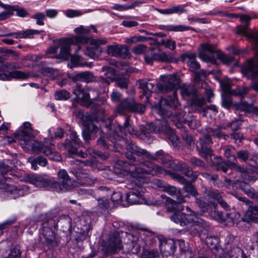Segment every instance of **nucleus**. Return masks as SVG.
Returning a JSON list of instances; mask_svg holds the SVG:
<instances>
[{
  "label": "nucleus",
  "instance_id": "obj_3",
  "mask_svg": "<svg viewBox=\"0 0 258 258\" xmlns=\"http://www.w3.org/2000/svg\"><path fill=\"white\" fill-rule=\"evenodd\" d=\"M170 216L171 220L181 226H186L195 234L203 233L207 226L204 220L195 216L194 214H186L179 211H174Z\"/></svg>",
  "mask_w": 258,
  "mask_h": 258
},
{
  "label": "nucleus",
  "instance_id": "obj_37",
  "mask_svg": "<svg viewBox=\"0 0 258 258\" xmlns=\"http://www.w3.org/2000/svg\"><path fill=\"white\" fill-rule=\"evenodd\" d=\"M102 69L104 74L101 77L103 82L109 85L111 82L114 81L116 77L115 70L111 67H103Z\"/></svg>",
  "mask_w": 258,
  "mask_h": 258
},
{
  "label": "nucleus",
  "instance_id": "obj_15",
  "mask_svg": "<svg viewBox=\"0 0 258 258\" xmlns=\"http://www.w3.org/2000/svg\"><path fill=\"white\" fill-rule=\"evenodd\" d=\"M0 8L5 9L2 12L4 21L14 15V12H16V15L18 17L24 18L29 15V13L25 9L20 8L18 5H10L4 4L0 0Z\"/></svg>",
  "mask_w": 258,
  "mask_h": 258
},
{
  "label": "nucleus",
  "instance_id": "obj_39",
  "mask_svg": "<svg viewBox=\"0 0 258 258\" xmlns=\"http://www.w3.org/2000/svg\"><path fill=\"white\" fill-rule=\"evenodd\" d=\"M160 29L161 30H164V31H174V32H183V31H187V30H191L193 31H196V30L195 28H192L189 26L183 25H160Z\"/></svg>",
  "mask_w": 258,
  "mask_h": 258
},
{
  "label": "nucleus",
  "instance_id": "obj_41",
  "mask_svg": "<svg viewBox=\"0 0 258 258\" xmlns=\"http://www.w3.org/2000/svg\"><path fill=\"white\" fill-rule=\"evenodd\" d=\"M154 58L155 61L160 62H172L175 60V58L170 53L164 52L155 53Z\"/></svg>",
  "mask_w": 258,
  "mask_h": 258
},
{
  "label": "nucleus",
  "instance_id": "obj_30",
  "mask_svg": "<svg viewBox=\"0 0 258 258\" xmlns=\"http://www.w3.org/2000/svg\"><path fill=\"white\" fill-rule=\"evenodd\" d=\"M233 107L236 111L258 115V107L254 106L253 104H248L245 101L241 100L240 102L234 104Z\"/></svg>",
  "mask_w": 258,
  "mask_h": 258
},
{
  "label": "nucleus",
  "instance_id": "obj_4",
  "mask_svg": "<svg viewBox=\"0 0 258 258\" xmlns=\"http://www.w3.org/2000/svg\"><path fill=\"white\" fill-rule=\"evenodd\" d=\"M129 160L131 164L134 165H137L133 164L131 161L130 160ZM149 164V162H145V164H142L146 167V168L138 167L132 171L127 170H121L120 173H122L125 175H130L134 179L131 181H134L137 182L136 180H137L140 182L139 183L142 184V183H148L149 182V179L147 177L148 175L151 174L154 175L157 174H162L164 172H166L164 169L158 165H152V166L150 167L148 165ZM139 164H138V165Z\"/></svg>",
  "mask_w": 258,
  "mask_h": 258
},
{
  "label": "nucleus",
  "instance_id": "obj_21",
  "mask_svg": "<svg viewBox=\"0 0 258 258\" xmlns=\"http://www.w3.org/2000/svg\"><path fill=\"white\" fill-rule=\"evenodd\" d=\"M178 101L176 97L161 98L160 99L159 104L157 106L158 113L160 115H164L167 113L168 110L171 108L177 107Z\"/></svg>",
  "mask_w": 258,
  "mask_h": 258
},
{
  "label": "nucleus",
  "instance_id": "obj_12",
  "mask_svg": "<svg viewBox=\"0 0 258 258\" xmlns=\"http://www.w3.org/2000/svg\"><path fill=\"white\" fill-rule=\"evenodd\" d=\"M199 146L197 147L199 154L205 159L213 156V150L209 147L213 144L212 138L210 135L206 131L203 137L199 139Z\"/></svg>",
  "mask_w": 258,
  "mask_h": 258
},
{
  "label": "nucleus",
  "instance_id": "obj_14",
  "mask_svg": "<svg viewBox=\"0 0 258 258\" xmlns=\"http://www.w3.org/2000/svg\"><path fill=\"white\" fill-rule=\"evenodd\" d=\"M242 72L249 79H254L258 77V50L255 52L254 57L245 63Z\"/></svg>",
  "mask_w": 258,
  "mask_h": 258
},
{
  "label": "nucleus",
  "instance_id": "obj_60",
  "mask_svg": "<svg viewBox=\"0 0 258 258\" xmlns=\"http://www.w3.org/2000/svg\"><path fill=\"white\" fill-rule=\"evenodd\" d=\"M231 139L234 141V143L240 146L242 145V141L244 139L243 134L240 132H234L230 134Z\"/></svg>",
  "mask_w": 258,
  "mask_h": 258
},
{
  "label": "nucleus",
  "instance_id": "obj_7",
  "mask_svg": "<svg viewBox=\"0 0 258 258\" xmlns=\"http://www.w3.org/2000/svg\"><path fill=\"white\" fill-rule=\"evenodd\" d=\"M73 92L80 103L83 106L94 109L95 114H97L99 110L102 109L101 104H104V102L90 99L89 93L85 91L80 83L76 84Z\"/></svg>",
  "mask_w": 258,
  "mask_h": 258
},
{
  "label": "nucleus",
  "instance_id": "obj_61",
  "mask_svg": "<svg viewBox=\"0 0 258 258\" xmlns=\"http://www.w3.org/2000/svg\"><path fill=\"white\" fill-rule=\"evenodd\" d=\"M168 15L173 14H181L185 12L186 10L184 9V6L177 5L167 9Z\"/></svg>",
  "mask_w": 258,
  "mask_h": 258
},
{
  "label": "nucleus",
  "instance_id": "obj_42",
  "mask_svg": "<svg viewBox=\"0 0 258 258\" xmlns=\"http://www.w3.org/2000/svg\"><path fill=\"white\" fill-rule=\"evenodd\" d=\"M142 4V2L136 1L131 4H125L124 5L115 4L112 7V9L113 10H116L119 11H123L133 9L136 7H139Z\"/></svg>",
  "mask_w": 258,
  "mask_h": 258
},
{
  "label": "nucleus",
  "instance_id": "obj_46",
  "mask_svg": "<svg viewBox=\"0 0 258 258\" xmlns=\"http://www.w3.org/2000/svg\"><path fill=\"white\" fill-rule=\"evenodd\" d=\"M242 251V249L237 246H233L218 258H237Z\"/></svg>",
  "mask_w": 258,
  "mask_h": 258
},
{
  "label": "nucleus",
  "instance_id": "obj_17",
  "mask_svg": "<svg viewBox=\"0 0 258 258\" xmlns=\"http://www.w3.org/2000/svg\"><path fill=\"white\" fill-rule=\"evenodd\" d=\"M70 140H66L63 144L64 149L70 154H75L78 148L82 146L83 143L79 138L76 132L72 131L70 135Z\"/></svg>",
  "mask_w": 258,
  "mask_h": 258
},
{
  "label": "nucleus",
  "instance_id": "obj_20",
  "mask_svg": "<svg viewBox=\"0 0 258 258\" xmlns=\"http://www.w3.org/2000/svg\"><path fill=\"white\" fill-rule=\"evenodd\" d=\"M161 252L165 256L174 254L176 248V242L173 239H167L163 237H158Z\"/></svg>",
  "mask_w": 258,
  "mask_h": 258
},
{
  "label": "nucleus",
  "instance_id": "obj_51",
  "mask_svg": "<svg viewBox=\"0 0 258 258\" xmlns=\"http://www.w3.org/2000/svg\"><path fill=\"white\" fill-rule=\"evenodd\" d=\"M204 15L207 16H216L220 15L221 17H228L231 18H235L239 17V15L234 14H228L226 11H210L208 13H204Z\"/></svg>",
  "mask_w": 258,
  "mask_h": 258
},
{
  "label": "nucleus",
  "instance_id": "obj_32",
  "mask_svg": "<svg viewBox=\"0 0 258 258\" xmlns=\"http://www.w3.org/2000/svg\"><path fill=\"white\" fill-rule=\"evenodd\" d=\"M139 85V88L142 90L143 95H140V98H142L143 96L146 97L145 102L148 103L149 99L151 95L154 88V85L151 83L147 82L144 80H139L137 81Z\"/></svg>",
  "mask_w": 258,
  "mask_h": 258
},
{
  "label": "nucleus",
  "instance_id": "obj_1",
  "mask_svg": "<svg viewBox=\"0 0 258 258\" xmlns=\"http://www.w3.org/2000/svg\"><path fill=\"white\" fill-rule=\"evenodd\" d=\"M15 136L24 149L31 150L36 153H42L51 160L58 161L61 159L60 155L55 150L52 140H46L43 143L34 140L32 125L30 122H25L22 128L16 131Z\"/></svg>",
  "mask_w": 258,
  "mask_h": 258
},
{
  "label": "nucleus",
  "instance_id": "obj_13",
  "mask_svg": "<svg viewBox=\"0 0 258 258\" xmlns=\"http://www.w3.org/2000/svg\"><path fill=\"white\" fill-rule=\"evenodd\" d=\"M210 216L217 220H220L227 222L229 225H232L235 222V218L237 216L239 217V213L232 212H220L216 210V207L213 205L211 208V211L210 212Z\"/></svg>",
  "mask_w": 258,
  "mask_h": 258
},
{
  "label": "nucleus",
  "instance_id": "obj_54",
  "mask_svg": "<svg viewBox=\"0 0 258 258\" xmlns=\"http://www.w3.org/2000/svg\"><path fill=\"white\" fill-rule=\"evenodd\" d=\"M189 162L192 168L194 169H196L197 167L205 168L206 166L204 161L196 157L190 158Z\"/></svg>",
  "mask_w": 258,
  "mask_h": 258
},
{
  "label": "nucleus",
  "instance_id": "obj_35",
  "mask_svg": "<svg viewBox=\"0 0 258 258\" xmlns=\"http://www.w3.org/2000/svg\"><path fill=\"white\" fill-rule=\"evenodd\" d=\"M57 227L60 226L62 230L65 232L69 231L72 232V219L68 215H62L60 216L56 222Z\"/></svg>",
  "mask_w": 258,
  "mask_h": 258
},
{
  "label": "nucleus",
  "instance_id": "obj_47",
  "mask_svg": "<svg viewBox=\"0 0 258 258\" xmlns=\"http://www.w3.org/2000/svg\"><path fill=\"white\" fill-rule=\"evenodd\" d=\"M206 194L209 199H212L216 201L218 203L221 200L225 194L222 192H220L218 190L210 189L207 191Z\"/></svg>",
  "mask_w": 258,
  "mask_h": 258
},
{
  "label": "nucleus",
  "instance_id": "obj_64",
  "mask_svg": "<svg viewBox=\"0 0 258 258\" xmlns=\"http://www.w3.org/2000/svg\"><path fill=\"white\" fill-rule=\"evenodd\" d=\"M219 239L216 236H207L206 238V243L207 245L211 248L217 247L219 243Z\"/></svg>",
  "mask_w": 258,
  "mask_h": 258
},
{
  "label": "nucleus",
  "instance_id": "obj_27",
  "mask_svg": "<svg viewBox=\"0 0 258 258\" xmlns=\"http://www.w3.org/2000/svg\"><path fill=\"white\" fill-rule=\"evenodd\" d=\"M0 190L10 198L14 199L19 197L23 193L20 187L8 183H3L0 187Z\"/></svg>",
  "mask_w": 258,
  "mask_h": 258
},
{
  "label": "nucleus",
  "instance_id": "obj_55",
  "mask_svg": "<svg viewBox=\"0 0 258 258\" xmlns=\"http://www.w3.org/2000/svg\"><path fill=\"white\" fill-rule=\"evenodd\" d=\"M171 168L176 171L182 172L183 173L188 166L185 162L182 161H178L177 163H169Z\"/></svg>",
  "mask_w": 258,
  "mask_h": 258
},
{
  "label": "nucleus",
  "instance_id": "obj_48",
  "mask_svg": "<svg viewBox=\"0 0 258 258\" xmlns=\"http://www.w3.org/2000/svg\"><path fill=\"white\" fill-rule=\"evenodd\" d=\"M216 57L220 59L223 63L226 65H230L234 61V57L227 55L221 51L216 53Z\"/></svg>",
  "mask_w": 258,
  "mask_h": 258
},
{
  "label": "nucleus",
  "instance_id": "obj_11",
  "mask_svg": "<svg viewBox=\"0 0 258 258\" xmlns=\"http://www.w3.org/2000/svg\"><path fill=\"white\" fill-rule=\"evenodd\" d=\"M162 78L163 82L156 84L157 88L161 93H167L179 87L180 80L176 74L163 76Z\"/></svg>",
  "mask_w": 258,
  "mask_h": 258
},
{
  "label": "nucleus",
  "instance_id": "obj_36",
  "mask_svg": "<svg viewBox=\"0 0 258 258\" xmlns=\"http://www.w3.org/2000/svg\"><path fill=\"white\" fill-rule=\"evenodd\" d=\"M124 118L125 121L123 124L118 125L120 131L125 135L139 136L138 132L131 123L129 116H125Z\"/></svg>",
  "mask_w": 258,
  "mask_h": 258
},
{
  "label": "nucleus",
  "instance_id": "obj_25",
  "mask_svg": "<svg viewBox=\"0 0 258 258\" xmlns=\"http://www.w3.org/2000/svg\"><path fill=\"white\" fill-rule=\"evenodd\" d=\"M122 247L121 240L119 233L114 232L110 234L106 247L107 251L110 253H115Z\"/></svg>",
  "mask_w": 258,
  "mask_h": 258
},
{
  "label": "nucleus",
  "instance_id": "obj_40",
  "mask_svg": "<svg viewBox=\"0 0 258 258\" xmlns=\"http://www.w3.org/2000/svg\"><path fill=\"white\" fill-rule=\"evenodd\" d=\"M94 76L92 73L90 72H84L77 74L73 78L74 82H85L89 83L94 80Z\"/></svg>",
  "mask_w": 258,
  "mask_h": 258
},
{
  "label": "nucleus",
  "instance_id": "obj_33",
  "mask_svg": "<svg viewBox=\"0 0 258 258\" xmlns=\"http://www.w3.org/2000/svg\"><path fill=\"white\" fill-rule=\"evenodd\" d=\"M248 208L247 210L245 215L242 218L244 222H258V206H252L249 204Z\"/></svg>",
  "mask_w": 258,
  "mask_h": 258
},
{
  "label": "nucleus",
  "instance_id": "obj_28",
  "mask_svg": "<svg viewBox=\"0 0 258 258\" xmlns=\"http://www.w3.org/2000/svg\"><path fill=\"white\" fill-rule=\"evenodd\" d=\"M181 60L186 63L189 70L196 72L200 68V63L196 60V54L194 53H185L181 56Z\"/></svg>",
  "mask_w": 258,
  "mask_h": 258
},
{
  "label": "nucleus",
  "instance_id": "obj_56",
  "mask_svg": "<svg viewBox=\"0 0 258 258\" xmlns=\"http://www.w3.org/2000/svg\"><path fill=\"white\" fill-rule=\"evenodd\" d=\"M167 173L172 179L177 181L181 184L184 185L186 183V182L187 181L183 176L177 172L174 171H168Z\"/></svg>",
  "mask_w": 258,
  "mask_h": 258
},
{
  "label": "nucleus",
  "instance_id": "obj_62",
  "mask_svg": "<svg viewBox=\"0 0 258 258\" xmlns=\"http://www.w3.org/2000/svg\"><path fill=\"white\" fill-rule=\"evenodd\" d=\"M184 190L189 193L192 196L196 197L198 196L199 193L197 190L196 189L195 187L189 181H187L186 183L184 185Z\"/></svg>",
  "mask_w": 258,
  "mask_h": 258
},
{
  "label": "nucleus",
  "instance_id": "obj_5",
  "mask_svg": "<svg viewBox=\"0 0 258 258\" xmlns=\"http://www.w3.org/2000/svg\"><path fill=\"white\" fill-rule=\"evenodd\" d=\"M77 36L66 39V44L60 47L59 53L60 57L68 59L71 56V44L78 45L79 44H86L89 41V34L90 30L81 25L75 29Z\"/></svg>",
  "mask_w": 258,
  "mask_h": 258
},
{
  "label": "nucleus",
  "instance_id": "obj_44",
  "mask_svg": "<svg viewBox=\"0 0 258 258\" xmlns=\"http://www.w3.org/2000/svg\"><path fill=\"white\" fill-rule=\"evenodd\" d=\"M97 209L101 213H108L110 209V202L105 198H99L97 200Z\"/></svg>",
  "mask_w": 258,
  "mask_h": 258
},
{
  "label": "nucleus",
  "instance_id": "obj_22",
  "mask_svg": "<svg viewBox=\"0 0 258 258\" xmlns=\"http://www.w3.org/2000/svg\"><path fill=\"white\" fill-rule=\"evenodd\" d=\"M235 170L239 174L242 182L245 184L244 185H248L247 184L248 182H254L256 180V174L253 168H244L240 166H236L235 167ZM241 185H243L241 184Z\"/></svg>",
  "mask_w": 258,
  "mask_h": 258
},
{
  "label": "nucleus",
  "instance_id": "obj_43",
  "mask_svg": "<svg viewBox=\"0 0 258 258\" xmlns=\"http://www.w3.org/2000/svg\"><path fill=\"white\" fill-rule=\"evenodd\" d=\"M222 150H223L224 155L226 157L227 161L230 164H234L236 160V157L234 155L235 147L232 146H226Z\"/></svg>",
  "mask_w": 258,
  "mask_h": 258
},
{
  "label": "nucleus",
  "instance_id": "obj_34",
  "mask_svg": "<svg viewBox=\"0 0 258 258\" xmlns=\"http://www.w3.org/2000/svg\"><path fill=\"white\" fill-rule=\"evenodd\" d=\"M134 99L127 98L121 101L116 107L117 113L122 115L126 112H131L132 105L134 104Z\"/></svg>",
  "mask_w": 258,
  "mask_h": 258
},
{
  "label": "nucleus",
  "instance_id": "obj_58",
  "mask_svg": "<svg viewBox=\"0 0 258 258\" xmlns=\"http://www.w3.org/2000/svg\"><path fill=\"white\" fill-rule=\"evenodd\" d=\"M184 143L186 144L188 149L191 150L194 148V142L191 135H188L186 132L182 134Z\"/></svg>",
  "mask_w": 258,
  "mask_h": 258
},
{
  "label": "nucleus",
  "instance_id": "obj_31",
  "mask_svg": "<svg viewBox=\"0 0 258 258\" xmlns=\"http://www.w3.org/2000/svg\"><path fill=\"white\" fill-rule=\"evenodd\" d=\"M29 77V75L20 71H13L9 73L0 72V80L3 81H10L12 78L25 80Z\"/></svg>",
  "mask_w": 258,
  "mask_h": 258
},
{
  "label": "nucleus",
  "instance_id": "obj_53",
  "mask_svg": "<svg viewBox=\"0 0 258 258\" xmlns=\"http://www.w3.org/2000/svg\"><path fill=\"white\" fill-rule=\"evenodd\" d=\"M196 198L195 203L201 209L203 212H209L210 208L209 203L204 201V198L202 197Z\"/></svg>",
  "mask_w": 258,
  "mask_h": 258
},
{
  "label": "nucleus",
  "instance_id": "obj_29",
  "mask_svg": "<svg viewBox=\"0 0 258 258\" xmlns=\"http://www.w3.org/2000/svg\"><path fill=\"white\" fill-rule=\"evenodd\" d=\"M225 128L224 126L213 125L211 127H207L206 131L210 135L212 138L226 140L229 138V135L223 131Z\"/></svg>",
  "mask_w": 258,
  "mask_h": 258
},
{
  "label": "nucleus",
  "instance_id": "obj_8",
  "mask_svg": "<svg viewBox=\"0 0 258 258\" xmlns=\"http://www.w3.org/2000/svg\"><path fill=\"white\" fill-rule=\"evenodd\" d=\"M180 90L182 97L190 100L192 106L201 107L205 104V98L193 85H183Z\"/></svg>",
  "mask_w": 258,
  "mask_h": 258
},
{
  "label": "nucleus",
  "instance_id": "obj_18",
  "mask_svg": "<svg viewBox=\"0 0 258 258\" xmlns=\"http://www.w3.org/2000/svg\"><path fill=\"white\" fill-rule=\"evenodd\" d=\"M177 194L176 196L177 201H175L171 198L167 197L165 195H162L161 198L165 200V203L167 206V211L172 212L174 211H181L183 210V206L181 205L182 203L185 202L184 198L181 195Z\"/></svg>",
  "mask_w": 258,
  "mask_h": 258
},
{
  "label": "nucleus",
  "instance_id": "obj_50",
  "mask_svg": "<svg viewBox=\"0 0 258 258\" xmlns=\"http://www.w3.org/2000/svg\"><path fill=\"white\" fill-rule=\"evenodd\" d=\"M241 189L250 198L255 200L258 203V193L255 192L253 188L248 185H245L244 187L241 185Z\"/></svg>",
  "mask_w": 258,
  "mask_h": 258
},
{
  "label": "nucleus",
  "instance_id": "obj_57",
  "mask_svg": "<svg viewBox=\"0 0 258 258\" xmlns=\"http://www.w3.org/2000/svg\"><path fill=\"white\" fill-rule=\"evenodd\" d=\"M31 18L36 21V24L39 26L44 25V21L46 20L45 15L41 12H37L33 15Z\"/></svg>",
  "mask_w": 258,
  "mask_h": 258
},
{
  "label": "nucleus",
  "instance_id": "obj_52",
  "mask_svg": "<svg viewBox=\"0 0 258 258\" xmlns=\"http://www.w3.org/2000/svg\"><path fill=\"white\" fill-rule=\"evenodd\" d=\"M184 175L190 179L191 182H195L200 173L197 171H194L192 169H190L189 166H187L184 173Z\"/></svg>",
  "mask_w": 258,
  "mask_h": 258
},
{
  "label": "nucleus",
  "instance_id": "obj_59",
  "mask_svg": "<svg viewBox=\"0 0 258 258\" xmlns=\"http://www.w3.org/2000/svg\"><path fill=\"white\" fill-rule=\"evenodd\" d=\"M232 94H222V105L226 109H229L232 106H233L231 96Z\"/></svg>",
  "mask_w": 258,
  "mask_h": 258
},
{
  "label": "nucleus",
  "instance_id": "obj_9",
  "mask_svg": "<svg viewBox=\"0 0 258 258\" xmlns=\"http://www.w3.org/2000/svg\"><path fill=\"white\" fill-rule=\"evenodd\" d=\"M28 182L38 188L52 189L57 188L58 184L55 182L54 178L47 175L28 174L26 177Z\"/></svg>",
  "mask_w": 258,
  "mask_h": 258
},
{
  "label": "nucleus",
  "instance_id": "obj_23",
  "mask_svg": "<svg viewBox=\"0 0 258 258\" xmlns=\"http://www.w3.org/2000/svg\"><path fill=\"white\" fill-rule=\"evenodd\" d=\"M107 53L116 57L126 58L131 55L128 49L123 45H111L107 47Z\"/></svg>",
  "mask_w": 258,
  "mask_h": 258
},
{
  "label": "nucleus",
  "instance_id": "obj_49",
  "mask_svg": "<svg viewBox=\"0 0 258 258\" xmlns=\"http://www.w3.org/2000/svg\"><path fill=\"white\" fill-rule=\"evenodd\" d=\"M241 189L250 198L255 200L258 203V193L255 192L253 188L248 185H245L244 187L241 185Z\"/></svg>",
  "mask_w": 258,
  "mask_h": 258
},
{
  "label": "nucleus",
  "instance_id": "obj_38",
  "mask_svg": "<svg viewBox=\"0 0 258 258\" xmlns=\"http://www.w3.org/2000/svg\"><path fill=\"white\" fill-rule=\"evenodd\" d=\"M9 160H3L0 161V172L1 173V176L3 177L5 181H11L12 178L10 177H6L5 175L7 173H10V175L15 176V175L13 174V172L12 171V167L9 165Z\"/></svg>",
  "mask_w": 258,
  "mask_h": 258
},
{
  "label": "nucleus",
  "instance_id": "obj_24",
  "mask_svg": "<svg viewBox=\"0 0 258 258\" xmlns=\"http://www.w3.org/2000/svg\"><path fill=\"white\" fill-rule=\"evenodd\" d=\"M72 173L75 176L77 182L81 185L91 186L99 181L97 178L81 171H72Z\"/></svg>",
  "mask_w": 258,
  "mask_h": 258
},
{
  "label": "nucleus",
  "instance_id": "obj_19",
  "mask_svg": "<svg viewBox=\"0 0 258 258\" xmlns=\"http://www.w3.org/2000/svg\"><path fill=\"white\" fill-rule=\"evenodd\" d=\"M57 175L61 180V182L55 181V182L58 184V187L57 188H54L55 191L57 192L67 191L73 188L71 179L65 170H59L57 173Z\"/></svg>",
  "mask_w": 258,
  "mask_h": 258
},
{
  "label": "nucleus",
  "instance_id": "obj_45",
  "mask_svg": "<svg viewBox=\"0 0 258 258\" xmlns=\"http://www.w3.org/2000/svg\"><path fill=\"white\" fill-rule=\"evenodd\" d=\"M3 36H14L15 38H32V33L31 29H28L17 32H13L3 35Z\"/></svg>",
  "mask_w": 258,
  "mask_h": 258
},
{
  "label": "nucleus",
  "instance_id": "obj_6",
  "mask_svg": "<svg viewBox=\"0 0 258 258\" xmlns=\"http://www.w3.org/2000/svg\"><path fill=\"white\" fill-rule=\"evenodd\" d=\"M125 186L127 188L132 190L126 195V201L128 204H142L146 202L143 195L146 191V188L141 183L130 180L126 183Z\"/></svg>",
  "mask_w": 258,
  "mask_h": 258
},
{
  "label": "nucleus",
  "instance_id": "obj_2",
  "mask_svg": "<svg viewBox=\"0 0 258 258\" xmlns=\"http://www.w3.org/2000/svg\"><path fill=\"white\" fill-rule=\"evenodd\" d=\"M127 147L126 158L134 164H145V162L149 163L155 160L164 164L171 162V157L162 150L153 155L135 144H130Z\"/></svg>",
  "mask_w": 258,
  "mask_h": 258
},
{
  "label": "nucleus",
  "instance_id": "obj_26",
  "mask_svg": "<svg viewBox=\"0 0 258 258\" xmlns=\"http://www.w3.org/2000/svg\"><path fill=\"white\" fill-rule=\"evenodd\" d=\"M107 140L110 141L113 145L112 147L115 148V151L121 152L124 147H126V151L125 156L127 152V146L130 144H134L132 142H128L123 138L117 135H114V136H110L108 138H106Z\"/></svg>",
  "mask_w": 258,
  "mask_h": 258
},
{
  "label": "nucleus",
  "instance_id": "obj_16",
  "mask_svg": "<svg viewBox=\"0 0 258 258\" xmlns=\"http://www.w3.org/2000/svg\"><path fill=\"white\" fill-rule=\"evenodd\" d=\"M147 127L148 128L145 127V130L142 131L143 134L147 138L151 137L150 133L147 131L148 129L150 130V132L155 133L167 132L170 130L167 121L165 118L156 120L154 123H151L148 125Z\"/></svg>",
  "mask_w": 258,
  "mask_h": 258
},
{
  "label": "nucleus",
  "instance_id": "obj_10",
  "mask_svg": "<svg viewBox=\"0 0 258 258\" xmlns=\"http://www.w3.org/2000/svg\"><path fill=\"white\" fill-rule=\"evenodd\" d=\"M56 228V220L53 218H47L42 223L41 229L44 238V242L49 247H53L55 245Z\"/></svg>",
  "mask_w": 258,
  "mask_h": 258
},
{
  "label": "nucleus",
  "instance_id": "obj_63",
  "mask_svg": "<svg viewBox=\"0 0 258 258\" xmlns=\"http://www.w3.org/2000/svg\"><path fill=\"white\" fill-rule=\"evenodd\" d=\"M155 52L153 49L150 50L145 52L144 55L145 61L148 64L152 65L155 61Z\"/></svg>",
  "mask_w": 258,
  "mask_h": 258
}]
</instances>
